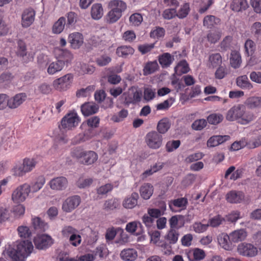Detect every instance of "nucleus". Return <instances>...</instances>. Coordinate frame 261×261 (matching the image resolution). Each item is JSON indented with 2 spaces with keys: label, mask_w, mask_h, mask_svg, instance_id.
<instances>
[{
  "label": "nucleus",
  "mask_w": 261,
  "mask_h": 261,
  "mask_svg": "<svg viewBox=\"0 0 261 261\" xmlns=\"http://www.w3.org/2000/svg\"><path fill=\"white\" fill-rule=\"evenodd\" d=\"M33 250V245L29 240L18 243L16 248H10L7 253L12 261H24Z\"/></svg>",
  "instance_id": "1"
},
{
  "label": "nucleus",
  "mask_w": 261,
  "mask_h": 261,
  "mask_svg": "<svg viewBox=\"0 0 261 261\" xmlns=\"http://www.w3.org/2000/svg\"><path fill=\"white\" fill-rule=\"evenodd\" d=\"M71 156L81 164L90 165L98 159L97 154L91 150L86 151L81 148H75L71 152Z\"/></svg>",
  "instance_id": "2"
},
{
  "label": "nucleus",
  "mask_w": 261,
  "mask_h": 261,
  "mask_svg": "<svg viewBox=\"0 0 261 261\" xmlns=\"http://www.w3.org/2000/svg\"><path fill=\"white\" fill-rule=\"evenodd\" d=\"M81 121V119L75 111H71L66 114L62 119L61 130H70L76 127Z\"/></svg>",
  "instance_id": "3"
},
{
  "label": "nucleus",
  "mask_w": 261,
  "mask_h": 261,
  "mask_svg": "<svg viewBox=\"0 0 261 261\" xmlns=\"http://www.w3.org/2000/svg\"><path fill=\"white\" fill-rule=\"evenodd\" d=\"M142 91L137 87H132L127 92H124L121 95L124 103L126 105L136 104L142 99Z\"/></svg>",
  "instance_id": "4"
},
{
  "label": "nucleus",
  "mask_w": 261,
  "mask_h": 261,
  "mask_svg": "<svg viewBox=\"0 0 261 261\" xmlns=\"http://www.w3.org/2000/svg\"><path fill=\"white\" fill-rule=\"evenodd\" d=\"M31 192V186L25 183L17 187L12 193V200L14 203H19L25 200Z\"/></svg>",
  "instance_id": "5"
},
{
  "label": "nucleus",
  "mask_w": 261,
  "mask_h": 261,
  "mask_svg": "<svg viewBox=\"0 0 261 261\" xmlns=\"http://www.w3.org/2000/svg\"><path fill=\"white\" fill-rule=\"evenodd\" d=\"M145 142L149 148L157 149L162 145L163 137L156 131H151L146 135Z\"/></svg>",
  "instance_id": "6"
},
{
  "label": "nucleus",
  "mask_w": 261,
  "mask_h": 261,
  "mask_svg": "<svg viewBox=\"0 0 261 261\" xmlns=\"http://www.w3.org/2000/svg\"><path fill=\"white\" fill-rule=\"evenodd\" d=\"M73 76L71 73H68L54 81L53 87L57 90L62 91L68 89L71 85Z\"/></svg>",
  "instance_id": "7"
},
{
  "label": "nucleus",
  "mask_w": 261,
  "mask_h": 261,
  "mask_svg": "<svg viewBox=\"0 0 261 261\" xmlns=\"http://www.w3.org/2000/svg\"><path fill=\"white\" fill-rule=\"evenodd\" d=\"M237 252L241 255L251 257L257 254L258 250L250 243H241L237 246Z\"/></svg>",
  "instance_id": "8"
},
{
  "label": "nucleus",
  "mask_w": 261,
  "mask_h": 261,
  "mask_svg": "<svg viewBox=\"0 0 261 261\" xmlns=\"http://www.w3.org/2000/svg\"><path fill=\"white\" fill-rule=\"evenodd\" d=\"M81 198L78 195L68 197L63 202L62 210L66 213H70L77 207L81 203Z\"/></svg>",
  "instance_id": "9"
},
{
  "label": "nucleus",
  "mask_w": 261,
  "mask_h": 261,
  "mask_svg": "<svg viewBox=\"0 0 261 261\" xmlns=\"http://www.w3.org/2000/svg\"><path fill=\"white\" fill-rule=\"evenodd\" d=\"M34 242L36 247L40 250L48 248L53 243L52 238L46 234L37 236L34 239Z\"/></svg>",
  "instance_id": "10"
},
{
  "label": "nucleus",
  "mask_w": 261,
  "mask_h": 261,
  "mask_svg": "<svg viewBox=\"0 0 261 261\" xmlns=\"http://www.w3.org/2000/svg\"><path fill=\"white\" fill-rule=\"evenodd\" d=\"M35 11L32 8L24 10L21 16V24L23 28L30 27L34 22L35 17Z\"/></svg>",
  "instance_id": "11"
},
{
  "label": "nucleus",
  "mask_w": 261,
  "mask_h": 261,
  "mask_svg": "<svg viewBox=\"0 0 261 261\" xmlns=\"http://www.w3.org/2000/svg\"><path fill=\"white\" fill-rule=\"evenodd\" d=\"M244 106L238 104L233 106L228 111L226 116V119L229 121H236L238 122Z\"/></svg>",
  "instance_id": "12"
},
{
  "label": "nucleus",
  "mask_w": 261,
  "mask_h": 261,
  "mask_svg": "<svg viewBox=\"0 0 261 261\" xmlns=\"http://www.w3.org/2000/svg\"><path fill=\"white\" fill-rule=\"evenodd\" d=\"M68 185L67 179L63 176L54 178L50 180L49 185L54 190L61 191L65 189Z\"/></svg>",
  "instance_id": "13"
},
{
  "label": "nucleus",
  "mask_w": 261,
  "mask_h": 261,
  "mask_svg": "<svg viewBox=\"0 0 261 261\" xmlns=\"http://www.w3.org/2000/svg\"><path fill=\"white\" fill-rule=\"evenodd\" d=\"M27 95L24 93L16 94L10 98H8V107L14 109L20 106L26 99Z\"/></svg>",
  "instance_id": "14"
},
{
  "label": "nucleus",
  "mask_w": 261,
  "mask_h": 261,
  "mask_svg": "<svg viewBox=\"0 0 261 261\" xmlns=\"http://www.w3.org/2000/svg\"><path fill=\"white\" fill-rule=\"evenodd\" d=\"M218 242L220 246L226 250H231L233 248L232 242L230 240L229 234L221 233L218 236Z\"/></svg>",
  "instance_id": "15"
},
{
  "label": "nucleus",
  "mask_w": 261,
  "mask_h": 261,
  "mask_svg": "<svg viewBox=\"0 0 261 261\" xmlns=\"http://www.w3.org/2000/svg\"><path fill=\"white\" fill-rule=\"evenodd\" d=\"M242 111L238 123L242 125H246L255 119L256 117L254 114L252 112L247 111L245 106H244Z\"/></svg>",
  "instance_id": "16"
},
{
  "label": "nucleus",
  "mask_w": 261,
  "mask_h": 261,
  "mask_svg": "<svg viewBox=\"0 0 261 261\" xmlns=\"http://www.w3.org/2000/svg\"><path fill=\"white\" fill-rule=\"evenodd\" d=\"M229 139L230 136L228 135L213 136L207 140V146L208 147H214L228 141Z\"/></svg>",
  "instance_id": "17"
},
{
  "label": "nucleus",
  "mask_w": 261,
  "mask_h": 261,
  "mask_svg": "<svg viewBox=\"0 0 261 261\" xmlns=\"http://www.w3.org/2000/svg\"><path fill=\"white\" fill-rule=\"evenodd\" d=\"M226 199L229 203H238L244 200V196L241 192L231 191L226 194Z\"/></svg>",
  "instance_id": "18"
},
{
  "label": "nucleus",
  "mask_w": 261,
  "mask_h": 261,
  "mask_svg": "<svg viewBox=\"0 0 261 261\" xmlns=\"http://www.w3.org/2000/svg\"><path fill=\"white\" fill-rule=\"evenodd\" d=\"M68 41L72 48H79L83 43V38L81 34L73 33L69 35Z\"/></svg>",
  "instance_id": "19"
},
{
  "label": "nucleus",
  "mask_w": 261,
  "mask_h": 261,
  "mask_svg": "<svg viewBox=\"0 0 261 261\" xmlns=\"http://www.w3.org/2000/svg\"><path fill=\"white\" fill-rule=\"evenodd\" d=\"M247 237V232L244 229L235 230L229 233V237L232 243H237L245 240Z\"/></svg>",
  "instance_id": "20"
},
{
  "label": "nucleus",
  "mask_w": 261,
  "mask_h": 261,
  "mask_svg": "<svg viewBox=\"0 0 261 261\" xmlns=\"http://www.w3.org/2000/svg\"><path fill=\"white\" fill-rule=\"evenodd\" d=\"M99 109V106L93 102H87L81 106V111L84 116H89L96 113Z\"/></svg>",
  "instance_id": "21"
},
{
  "label": "nucleus",
  "mask_w": 261,
  "mask_h": 261,
  "mask_svg": "<svg viewBox=\"0 0 261 261\" xmlns=\"http://www.w3.org/2000/svg\"><path fill=\"white\" fill-rule=\"evenodd\" d=\"M139 195L136 192H133L130 196L126 197L123 202L122 205L125 208H133L137 205Z\"/></svg>",
  "instance_id": "22"
},
{
  "label": "nucleus",
  "mask_w": 261,
  "mask_h": 261,
  "mask_svg": "<svg viewBox=\"0 0 261 261\" xmlns=\"http://www.w3.org/2000/svg\"><path fill=\"white\" fill-rule=\"evenodd\" d=\"M109 9H113L122 14L127 9V5L122 0H111L108 5Z\"/></svg>",
  "instance_id": "23"
},
{
  "label": "nucleus",
  "mask_w": 261,
  "mask_h": 261,
  "mask_svg": "<svg viewBox=\"0 0 261 261\" xmlns=\"http://www.w3.org/2000/svg\"><path fill=\"white\" fill-rule=\"evenodd\" d=\"M64 67V63L61 60H56L48 64L47 72L49 75H53L61 71Z\"/></svg>",
  "instance_id": "24"
},
{
  "label": "nucleus",
  "mask_w": 261,
  "mask_h": 261,
  "mask_svg": "<svg viewBox=\"0 0 261 261\" xmlns=\"http://www.w3.org/2000/svg\"><path fill=\"white\" fill-rule=\"evenodd\" d=\"M56 52L58 56L57 60L63 61L64 63V66L65 65H68L73 59L72 54L67 50L57 49Z\"/></svg>",
  "instance_id": "25"
},
{
  "label": "nucleus",
  "mask_w": 261,
  "mask_h": 261,
  "mask_svg": "<svg viewBox=\"0 0 261 261\" xmlns=\"http://www.w3.org/2000/svg\"><path fill=\"white\" fill-rule=\"evenodd\" d=\"M126 230L130 233L136 232L137 235L141 234L143 232V226L140 222L133 221L126 224Z\"/></svg>",
  "instance_id": "26"
},
{
  "label": "nucleus",
  "mask_w": 261,
  "mask_h": 261,
  "mask_svg": "<svg viewBox=\"0 0 261 261\" xmlns=\"http://www.w3.org/2000/svg\"><path fill=\"white\" fill-rule=\"evenodd\" d=\"M159 63L162 68L169 67L174 60V56L168 53H164L158 57Z\"/></svg>",
  "instance_id": "27"
},
{
  "label": "nucleus",
  "mask_w": 261,
  "mask_h": 261,
  "mask_svg": "<svg viewBox=\"0 0 261 261\" xmlns=\"http://www.w3.org/2000/svg\"><path fill=\"white\" fill-rule=\"evenodd\" d=\"M153 193V187L149 183H145L140 188V194L142 198L149 199Z\"/></svg>",
  "instance_id": "28"
},
{
  "label": "nucleus",
  "mask_w": 261,
  "mask_h": 261,
  "mask_svg": "<svg viewBox=\"0 0 261 261\" xmlns=\"http://www.w3.org/2000/svg\"><path fill=\"white\" fill-rule=\"evenodd\" d=\"M159 68V66L156 61L147 62L144 65L143 74L144 76H147L154 73Z\"/></svg>",
  "instance_id": "29"
},
{
  "label": "nucleus",
  "mask_w": 261,
  "mask_h": 261,
  "mask_svg": "<svg viewBox=\"0 0 261 261\" xmlns=\"http://www.w3.org/2000/svg\"><path fill=\"white\" fill-rule=\"evenodd\" d=\"M120 255L125 261H134L137 258L138 254L134 249H126L122 250Z\"/></svg>",
  "instance_id": "30"
},
{
  "label": "nucleus",
  "mask_w": 261,
  "mask_h": 261,
  "mask_svg": "<svg viewBox=\"0 0 261 261\" xmlns=\"http://www.w3.org/2000/svg\"><path fill=\"white\" fill-rule=\"evenodd\" d=\"M103 15V9L101 4H94L91 9V17L94 20L100 19Z\"/></svg>",
  "instance_id": "31"
},
{
  "label": "nucleus",
  "mask_w": 261,
  "mask_h": 261,
  "mask_svg": "<svg viewBox=\"0 0 261 261\" xmlns=\"http://www.w3.org/2000/svg\"><path fill=\"white\" fill-rule=\"evenodd\" d=\"M110 9V10L105 16V20L109 23H113L117 21L121 17L122 14L119 13V11H116L113 9Z\"/></svg>",
  "instance_id": "32"
},
{
  "label": "nucleus",
  "mask_w": 261,
  "mask_h": 261,
  "mask_svg": "<svg viewBox=\"0 0 261 261\" xmlns=\"http://www.w3.org/2000/svg\"><path fill=\"white\" fill-rule=\"evenodd\" d=\"M237 85L242 89L250 90L253 88L252 84L249 81L247 75H242L237 79Z\"/></svg>",
  "instance_id": "33"
},
{
  "label": "nucleus",
  "mask_w": 261,
  "mask_h": 261,
  "mask_svg": "<svg viewBox=\"0 0 261 261\" xmlns=\"http://www.w3.org/2000/svg\"><path fill=\"white\" fill-rule=\"evenodd\" d=\"M66 23V19L64 17H60L55 22L52 27V32L54 34H60L64 30Z\"/></svg>",
  "instance_id": "34"
},
{
  "label": "nucleus",
  "mask_w": 261,
  "mask_h": 261,
  "mask_svg": "<svg viewBox=\"0 0 261 261\" xmlns=\"http://www.w3.org/2000/svg\"><path fill=\"white\" fill-rule=\"evenodd\" d=\"M171 124L167 118H163L159 121L157 125V130L160 134L166 133L170 128Z\"/></svg>",
  "instance_id": "35"
},
{
  "label": "nucleus",
  "mask_w": 261,
  "mask_h": 261,
  "mask_svg": "<svg viewBox=\"0 0 261 261\" xmlns=\"http://www.w3.org/2000/svg\"><path fill=\"white\" fill-rule=\"evenodd\" d=\"M134 49L130 46H121L117 48L116 54L119 57L126 58L129 55H132Z\"/></svg>",
  "instance_id": "36"
},
{
  "label": "nucleus",
  "mask_w": 261,
  "mask_h": 261,
  "mask_svg": "<svg viewBox=\"0 0 261 261\" xmlns=\"http://www.w3.org/2000/svg\"><path fill=\"white\" fill-rule=\"evenodd\" d=\"M231 7L233 11L239 12L245 10L248 7V4L246 0H233Z\"/></svg>",
  "instance_id": "37"
},
{
  "label": "nucleus",
  "mask_w": 261,
  "mask_h": 261,
  "mask_svg": "<svg viewBox=\"0 0 261 261\" xmlns=\"http://www.w3.org/2000/svg\"><path fill=\"white\" fill-rule=\"evenodd\" d=\"M230 63L233 68L240 67L241 64V57L240 54L237 51H232L230 58Z\"/></svg>",
  "instance_id": "38"
},
{
  "label": "nucleus",
  "mask_w": 261,
  "mask_h": 261,
  "mask_svg": "<svg viewBox=\"0 0 261 261\" xmlns=\"http://www.w3.org/2000/svg\"><path fill=\"white\" fill-rule=\"evenodd\" d=\"M245 105L251 109L261 108V97L255 96L249 97L246 100Z\"/></svg>",
  "instance_id": "39"
},
{
  "label": "nucleus",
  "mask_w": 261,
  "mask_h": 261,
  "mask_svg": "<svg viewBox=\"0 0 261 261\" xmlns=\"http://www.w3.org/2000/svg\"><path fill=\"white\" fill-rule=\"evenodd\" d=\"M208 61L211 66L213 68L216 67L221 64L222 62V57L219 53L213 54L210 55Z\"/></svg>",
  "instance_id": "40"
},
{
  "label": "nucleus",
  "mask_w": 261,
  "mask_h": 261,
  "mask_svg": "<svg viewBox=\"0 0 261 261\" xmlns=\"http://www.w3.org/2000/svg\"><path fill=\"white\" fill-rule=\"evenodd\" d=\"M94 136L93 130L92 128H89L86 130L83 134H79L76 137L77 143L85 142L91 139Z\"/></svg>",
  "instance_id": "41"
},
{
  "label": "nucleus",
  "mask_w": 261,
  "mask_h": 261,
  "mask_svg": "<svg viewBox=\"0 0 261 261\" xmlns=\"http://www.w3.org/2000/svg\"><path fill=\"white\" fill-rule=\"evenodd\" d=\"M32 224L35 229L39 231H44L47 228V224L39 217L32 218Z\"/></svg>",
  "instance_id": "42"
},
{
  "label": "nucleus",
  "mask_w": 261,
  "mask_h": 261,
  "mask_svg": "<svg viewBox=\"0 0 261 261\" xmlns=\"http://www.w3.org/2000/svg\"><path fill=\"white\" fill-rule=\"evenodd\" d=\"M120 206L118 199L114 198L106 200L103 204V208L106 211L113 210Z\"/></svg>",
  "instance_id": "43"
},
{
  "label": "nucleus",
  "mask_w": 261,
  "mask_h": 261,
  "mask_svg": "<svg viewBox=\"0 0 261 261\" xmlns=\"http://www.w3.org/2000/svg\"><path fill=\"white\" fill-rule=\"evenodd\" d=\"M174 70L176 74L186 73L189 70L188 64L185 60L181 61L175 67Z\"/></svg>",
  "instance_id": "44"
},
{
  "label": "nucleus",
  "mask_w": 261,
  "mask_h": 261,
  "mask_svg": "<svg viewBox=\"0 0 261 261\" xmlns=\"http://www.w3.org/2000/svg\"><path fill=\"white\" fill-rule=\"evenodd\" d=\"M128 114V113L127 110L122 109L119 111L118 114L113 115L111 120L114 122H121L127 117Z\"/></svg>",
  "instance_id": "45"
},
{
  "label": "nucleus",
  "mask_w": 261,
  "mask_h": 261,
  "mask_svg": "<svg viewBox=\"0 0 261 261\" xmlns=\"http://www.w3.org/2000/svg\"><path fill=\"white\" fill-rule=\"evenodd\" d=\"M36 164L37 162L35 159L25 158L23 161L22 165L27 173L32 171L35 168Z\"/></svg>",
  "instance_id": "46"
},
{
  "label": "nucleus",
  "mask_w": 261,
  "mask_h": 261,
  "mask_svg": "<svg viewBox=\"0 0 261 261\" xmlns=\"http://www.w3.org/2000/svg\"><path fill=\"white\" fill-rule=\"evenodd\" d=\"M209 226L208 224H203L200 222H196L192 225L193 230L196 233H202L207 230Z\"/></svg>",
  "instance_id": "47"
},
{
  "label": "nucleus",
  "mask_w": 261,
  "mask_h": 261,
  "mask_svg": "<svg viewBox=\"0 0 261 261\" xmlns=\"http://www.w3.org/2000/svg\"><path fill=\"white\" fill-rule=\"evenodd\" d=\"M224 221V218L218 215L210 219L207 224H209V226L216 227L222 224Z\"/></svg>",
  "instance_id": "48"
},
{
  "label": "nucleus",
  "mask_w": 261,
  "mask_h": 261,
  "mask_svg": "<svg viewBox=\"0 0 261 261\" xmlns=\"http://www.w3.org/2000/svg\"><path fill=\"white\" fill-rule=\"evenodd\" d=\"M223 119V116L221 114H212L210 115L207 118V122L211 124L216 125L220 123Z\"/></svg>",
  "instance_id": "49"
},
{
  "label": "nucleus",
  "mask_w": 261,
  "mask_h": 261,
  "mask_svg": "<svg viewBox=\"0 0 261 261\" xmlns=\"http://www.w3.org/2000/svg\"><path fill=\"white\" fill-rule=\"evenodd\" d=\"M190 10L189 3H185L181 6L178 12H176V16L180 19L184 18L188 15Z\"/></svg>",
  "instance_id": "50"
},
{
  "label": "nucleus",
  "mask_w": 261,
  "mask_h": 261,
  "mask_svg": "<svg viewBox=\"0 0 261 261\" xmlns=\"http://www.w3.org/2000/svg\"><path fill=\"white\" fill-rule=\"evenodd\" d=\"M18 234L20 238H28L31 235V231L29 227L24 225H21L17 229Z\"/></svg>",
  "instance_id": "51"
},
{
  "label": "nucleus",
  "mask_w": 261,
  "mask_h": 261,
  "mask_svg": "<svg viewBox=\"0 0 261 261\" xmlns=\"http://www.w3.org/2000/svg\"><path fill=\"white\" fill-rule=\"evenodd\" d=\"M179 233L174 229H171L166 235V239L170 244H175L178 240Z\"/></svg>",
  "instance_id": "52"
},
{
  "label": "nucleus",
  "mask_w": 261,
  "mask_h": 261,
  "mask_svg": "<svg viewBox=\"0 0 261 261\" xmlns=\"http://www.w3.org/2000/svg\"><path fill=\"white\" fill-rule=\"evenodd\" d=\"M78 230L71 226H65L62 230V234L64 238H69L74 233L77 232Z\"/></svg>",
  "instance_id": "53"
},
{
  "label": "nucleus",
  "mask_w": 261,
  "mask_h": 261,
  "mask_svg": "<svg viewBox=\"0 0 261 261\" xmlns=\"http://www.w3.org/2000/svg\"><path fill=\"white\" fill-rule=\"evenodd\" d=\"M129 21L131 25L139 26L143 21V17L140 13H134L130 16Z\"/></svg>",
  "instance_id": "54"
},
{
  "label": "nucleus",
  "mask_w": 261,
  "mask_h": 261,
  "mask_svg": "<svg viewBox=\"0 0 261 261\" xmlns=\"http://www.w3.org/2000/svg\"><path fill=\"white\" fill-rule=\"evenodd\" d=\"M245 49L246 54L248 56H252L255 49L254 42L251 40H247L245 43Z\"/></svg>",
  "instance_id": "55"
},
{
  "label": "nucleus",
  "mask_w": 261,
  "mask_h": 261,
  "mask_svg": "<svg viewBox=\"0 0 261 261\" xmlns=\"http://www.w3.org/2000/svg\"><path fill=\"white\" fill-rule=\"evenodd\" d=\"M45 182V178L43 176H40L32 186V190L33 192H37L40 190Z\"/></svg>",
  "instance_id": "56"
},
{
  "label": "nucleus",
  "mask_w": 261,
  "mask_h": 261,
  "mask_svg": "<svg viewBox=\"0 0 261 261\" xmlns=\"http://www.w3.org/2000/svg\"><path fill=\"white\" fill-rule=\"evenodd\" d=\"M165 31L164 28L156 27L151 31L150 36L151 38H159L163 37L165 35Z\"/></svg>",
  "instance_id": "57"
},
{
  "label": "nucleus",
  "mask_w": 261,
  "mask_h": 261,
  "mask_svg": "<svg viewBox=\"0 0 261 261\" xmlns=\"http://www.w3.org/2000/svg\"><path fill=\"white\" fill-rule=\"evenodd\" d=\"M207 124V121L204 119L195 120L192 124V128L196 130H201L204 128Z\"/></svg>",
  "instance_id": "58"
},
{
  "label": "nucleus",
  "mask_w": 261,
  "mask_h": 261,
  "mask_svg": "<svg viewBox=\"0 0 261 261\" xmlns=\"http://www.w3.org/2000/svg\"><path fill=\"white\" fill-rule=\"evenodd\" d=\"M216 20H218V19H217L215 16L213 15H207L203 19V25L208 28H211L216 23Z\"/></svg>",
  "instance_id": "59"
},
{
  "label": "nucleus",
  "mask_w": 261,
  "mask_h": 261,
  "mask_svg": "<svg viewBox=\"0 0 261 261\" xmlns=\"http://www.w3.org/2000/svg\"><path fill=\"white\" fill-rule=\"evenodd\" d=\"M180 145V140H172L167 142L166 145V149L168 152H172L179 147Z\"/></svg>",
  "instance_id": "60"
},
{
  "label": "nucleus",
  "mask_w": 261,
  "mask_h": 261,
  "mask_svg": "<svg viewBox=\"0 0 261 261\" xmlns=\"http://www.w3.org/2000/svg\"><path fill=\"white\" fill-rule=\"evenodd\" d=\"M248 143L246 139H242L239 141H236L231 145V149L233 151H237L247 146Z\"/></svg>",
  "instance_id": "61"
},
{
  "label": "nucleus",
  "mask_w": 261,
  "mask_h": 261,
  "mask_svg": "<svg viewBox=\"0 0 261 261\" xmlns=\"http://www.w3.org/2000/svg\"><path fill=\"white\" fill-rule=\"evenodd\" d=\"M93 182L91 178H80L77 181V186L80 188H85L90 186Z\"/></svg>",
  "instance_id": "62"
},
{
  "label": "nucleus",
  "mask_w": 261,
  "mask_h": 261,
  "mask_svg": "<svg viewBox=\"0 0 261 261\" xmlns=\"http://www.w3.org/2000/svg\"><path fill=\"white\" fill-rule=\"evenodd\" d=\"M69 242L74 247L78 246L81 243L82 238L79 230L69 238Z\"/></svg>",
  "instance_id": "63"
},
{
  "label": "nucleus",
  "mask_w": 261,
  "mask_h": 261,
  "mask_svg": "<svg viewBox=\"0 0 261 261\" xmlns=\"http://www.w3.org/2000/svg\"><path fill=\"white\" fill-rule=\"evenodd\" d=\"M251 32L256 38L261 39V23H254L251 27Z\"/></svg>",
  "instance_id": "64"
}]
</instances>
